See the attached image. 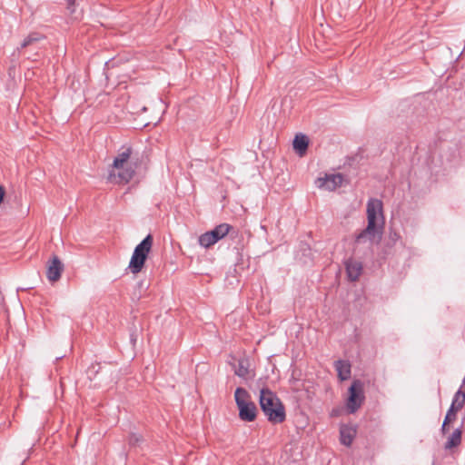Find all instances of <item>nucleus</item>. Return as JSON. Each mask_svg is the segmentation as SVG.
<instances>
[{
  "label": "nucleus",
  "instance_id": "19",
  "mask_svg": "<svg viewBox=\"0 0 465 465\" xmlns=\"http://www.w3.org/2000/svg\"><path fill=\"white\" fill-rule=\"evenodd\" d=\"M198 242L199 244L204 248H209L217 242L210 232L203 233L199 237Z\"/></svg>",
  "mask_w": 465,
  "mask_h": 465
},
{
  "label": "nucleus",
  "instance_id": "22",
  "mask_svg": "<svg viewBox=\"0 0 465 465\" xmlns=\"http://www.w3.org/2000/svg\"><path fill=\"white\" fill-rule=\"evenodd\" d=\"M449 424H445V420H443L442 426H441V432L442 434H446L448 431V426Z\"/></svg>",
  "mask_w": 465,
  "mask_h": 465
},
{
  "label": "nucleus",
  "instance_id": "23",
  "mask_svg": "<svg viewBox=\"0 0 465 465\" xmlns=\"http://www.w3.org/2000/svg\"><path fill=\"white\" fill-rule=\"evenodd\" d=\"M67 2H68L69 5H72V4H74V0H67Z\"/></svg>",
  "mask_w": 465,
  "mask_h": 465
},
{
  "label": "nucleus",
  "instance_id": "17",
  "mask_svg": "<svg viewBox=\"0 0 465 465\" xmlns=\"http://www.w3.org/2000/svg\"><path fill=\"white\" fill-rule=\"evenodd\" d=\"M465 404V391L460 387L454 394L450 406H453L457 410H461Z\"/></svg>",
  "mask_w": 465,
  "mask_h": 465
},
{
  "label": "nucleus",
  "instance_id": "15",
  "mask_svg": "<svg viewBox=\"0 0 465 465\" xmlns=\"http://www.w3.org/2000/svg\"><path fill=\"white\" fill-rule=\"evenodd\" d=\"M462 431L460 428L456 429L448 438L445 443V449L450 450L458 447L461 442Z\"/></svg>",
  "mask_w": 465,
  "mask_h": 465
},
{
  "label": "nucleus",
  "instance_id": "18",
  "mask_svg": "<svg viewBox=\"0 0 465 465\" xmlns=\"http://www.w3.org/2000/svg\"><path fill=\"white\" fill-rule=\"evenodd\" d=\"M44 39V35H42L41 34L39 33H31L29 34L25 39L24 41L22 42L21 44V49H24V48H26L35 43H37L38 41Z\"/></svg>",
  "mask_w": 465,
  "mask_h": 465
},
{
  "label": "nucleus",
  "instance_id": "21",
  "mask_svg": "<svg viewBox=\"0 0 465 465\" xmlns=\"http://www.w3.org/2000/svg\"><path fill=\"white\" fill-rule=\"evenodd\" d=\"M142 441L143 438L135 433H132L128 439L129 445L132 447L139 446Z\"/></svg>",
  "mask_w": 465,
  "mask_h": 465
},
{
  "label": "nucleus",
  "instance_id": "16",
  "mask_svg": "<svg viewBox=\"0 0 465 465\" xmlns=\"http://www.w3.org/2000/svg\"><path fill=\"white\" fill-rule=\"evenodd\" d=\"M232 227L228 223H221L217 225L213 230L209 231L215 239L216 242L225 237Z\"/></svg>",
  "mask_w": 465,
  "mask_h": 465
},
{
  "label": "nucleus",
  "instance_id": "7",
  "mask_svg": "<svg viewBox=\"0 0 465 465\" xmlns=\"http://www.w3.org/2000/svg\"><path fill=\"white\" fill-rule=\"evenodd\" d=\"M64 264L60 259L54 255L47 262L46 277L50 282H56L64 272Z\"/></svg>",
  "mask_w": 465,
  "mask_h": 465
},
{
  "label": "nucleus",
  "instance_id": "3",
  "mask_svg": "<svg viewBox=\"0 0 465 465\" xmlns=\"http://www.w3.org/2000/svg\"><path fill=\"white\" fill-rule=\"evenodd\" d=\"M249 392L243 388H237L234 400L239 410V418L243 421H253L257 416L256 405L250 401Z\"/></svg>",
  "mask_w": 465,
  "mask_h": 465
},
{
  "label": "nucleus",
  "instance_id": "8",
  "mask_svg": "<svg viewBox=\"0 0 465 465\" xmlns=\"http://www.w3.org/2000/svg\"><path fill=\"white\" fill-rule=\"evenodd\" d=\"M342 182L343 176L341 173L330 174L318 179V186L328 191H334L342 184Z\"/></svg>",
  "mask_w": 465,
  "mask_h": 465
},
{
  "label": "nucleus",
  "instance_id": "2",
  "mask_svg": "<svg viewBox=\"0 0 465 465\" xmlns=\"http://www.w3.org/2000/svg\"><path fill=\"white\" fill-rule=\"evenodd\" d=\"M259 403L270 422L278 424L285 420V408L278 396L271 390L267 388L261 390Z\"/></svg>",
  "mask_w": 465,
  "mask_h": 465
},
{
  "label": "nucleus",
  "instance_id": "9",
  "mask_svg": "<svg viewBox=\"0 0 465 465\" xmlns=\"http://www.w3.org/2000/svg\"><path fill=\"white\" fill-rule=\"evenodd\" d=\"M345 268L350 281H357L361 274L362 264L354 259H348L345 262Z\"/></svg>",
  "mask_w": 465,
  "mask_h": 465
},
{
  "label": "nucleus",
  "instance_id": "10",
  "mask_svg": "<svg viewBox=\"0 0 465 465\" xmlns=\"http://www.w3.org/2000/svg\"><path fill=\"white\" fill-rule=\"evenodd\" d=\"M334 367L341 381L350 379L351 373V366L348 361L339 360L334 362Z\"/></svg>",
  "mask_w": 465,
  "mask_h": 465
},
{
  "label": "nucleus",
  "instance_id": "12",
  "mask_svg": "<svg viewBox=\"0 0 465 465\" xmlns=\"http://www.w3.org/2000/svg\"><path fill=\"white\" fill-rule=\"evenodd\" d=\"M309 144V139L306 135L299 134L293 140V148L300 156L305 154Z\"/></svg>",
  "mask_w": 465,
  "mask_h": 465
},
{
  "label": "nucleus",
  "instance_id": "11",
  "mask_svg": "<svg viewBox=\"0 0 465 465\" xmlns=\"http://www.w3.org/2000/svg\"><path fill=\"white\" fill-rule=\"evenodd\" d=\"M131 147H124L118 155L114 158L111 167L119 168L122 165H128L130 163V157L132 154Z\"/></svg>",
  "mask_w": 465,
  "mask_h": 465
},
{
  "label": "nucleus",
  "instance_id": "4",
  "mask_svg": "<svg viewBox=\"0 0 465 465\" xmlns=\"http://www.w3.org/2000/svg\"><path fill=\"white\" fill-rule=\"evenodd\" d=\"M153 242V236L148 234L135 248L131 257L129 266L131 272L137 274L140 272L145 263L148 254Z\"/></svg>",
  "mask_w": 465,
  "mask_h": 465
},
{
  "label": "nucleus",
  "instance_id": "13",
  "mask_svg": "<svg viewBox=\"0 0 465 465\" xmlns=\"http://www.w3.org/2000/svg\"><path fill=\"white\" fill-rule=\"evenodd\" d=\"M250 363L249 360L246 358H242L238 361V365L234 370L235 375L242 378L248 379L250 377Z\"/></svg>",
  "mask_w": 465,
  "mask_h": 465
},
{
  "label": "nucleus",
  "instance_id": "14",
  "mask_svg": "<svg viewBox=\"0 0 465 465\" xmlns=\"http://www.w3.org/2000/svg\"><path fill=\"white\" fill-rule=\"evenodd\" d=\"M355 430L351 427H341L340 430L341 442L345 446H351L355 437Z\"/></svg>",
  "mask_w": 465,
  "mask_h": 465
},
{
  "label": "nucleus",
  "instance_id": "5",
  "mask_svg": "<svg viewBox=\"0 0 465 465\" xmlns=\"http://www.w3.org/2000/svg\"><path fill=\"white\" fill-rule=\"evenodd\" d=\"M364 400L363 382L360 380H354L349 388V397L346 402V408L349 413L356 412L362 405Z\"/></svg>",
  "mask_w": 465,
  "mask_h": 465
},
{
  "label": "nucleus",
  "instance_id": "20",
  "mask_svg": "<svg viewBox=\"0 0 465 465\" xmlns=\"http://www.w3.org/2000/svg\"><path fill=\"white\" fill-rule=\"evenodd\" d=\"M458 411L459 410L455 409L453 406H450L444 419L445 424H450L453 422L457 418Z\"/></svg>",
  "mask_w": 465,
  "mask_h": 465
},
{
  "label": "nucleus",
  "instance_id": "1",
  "mask_svg": "<svg viewBox=\"0 0 465 465\" xmlns=\"http://www.w3.org/2000/svg\"><path fill=\"white\" fill-rule=\"evenodd\" d=\"M382 202L376 198H371L367 203V227L355 238L356 243L366 242H372L376 236L381 239V230L384 224Z\"/></svg>",
  "mask_w": 465,
  "mask_h": 465
},
{
  "label": "nucleus",
  "instance_id": "6",
  "mask_svg": "<svg viewBox=\"0 0 465 465\" xmlns=\"http://www.w3.org/2000/svg\"><path fill=\"white\" fill-rule=\"evenodd\" d=\"M134 170L131 163L119 168L111 167L107 180L114 183H127L134 176Z\"/></svg>",
  "mask_w": 465,
  "mask_h": 465
}]
</instances>
